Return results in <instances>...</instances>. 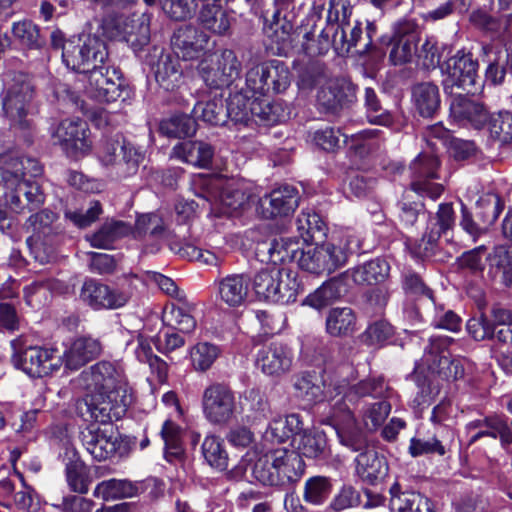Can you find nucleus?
I'll return each mask as SVG.
<instances>
[{"label":"nucleus","mask_w":512,"mask_h":512,"mask_svg":"<svg viewBox=\"0 0 512 512\" xmlns=\"http://www.w3.org/2000/svg\"><path fill=\"white\" fill-rule=\"evenodd\" d=\"M304 430L303 418L299 413H291L285 418L273 419L265 432V435L271 442L282 444L292 439L294 446Z\"/></svg>","instance_id":"nucleus-38"},{"label":"nucleus","mask_w":512,"mask_h":512,"mask_svg":"<svg viewBox=\"0 0 512 512\" xmlns=\"http://www.w3.org/2000/svg\"><path fill=\"white\" fill-rule=\"evenodd\" d=\"M80 440L95 460L102 461L111 458L116 453L122 456L126 452V448L122 449L121 443L135 444L136 437L132 439L129 436L122 437L119 433H115L112 425L100 428L93 423L80 432Z\"/></svg>","instance_id":"nucleus-10"},{"label":"nucleus","mask_w":512,"mask_h":512,"mask_svg":"<svg viewBox=\"0 0 512 512\" xmlns=\"http://www.w3.org/2000/svg\"><path fill=\"white\" fill-rule=\"evenodd\" d=\"M355 463L356 475L367 485L376 486L388 476L387 458L374 449L359 453L355 458Z\"/></svg>","instance_id":"nucleus-27"},{"label":"nucleus","mask_w":512,"mask_h":512,"mask_svg":"<svg viewBox=\"0 0 512 512\" xmlns=\"http://www.w3.org/2000/svg\"><path fill=\"white\" fill-rule=\"evenodd\" d=\"M66 482L73 492L86 494L89 485L92 482L90 469L83 460L80 459L79 453L75 448H70L66 443Z\"/></svg>","instance_id":"nucleus-43"},{"label":"nucleus","mask_w":512,"mask_h":512,"mask_svg":"<svg viewBox=\"0 0 512 512\" xmlns=\"http://www.w3.org/2000/svg\"><path fill=\"white\" fill-rule=\"evenodd\" d=\"M294 447L302 458L324 460L330 455L326 433L318 428H304Z\"/></svg>","instance_id":"nucleus-41"},{"label":"nucleus","mask_w":512,"mask_h":512,"mask_svg":"<svg viewBox=\"0 0 512 512\" xmlns=\"http://www.w3.org/2000/svg\"><path fill=\"white\" fill-rule=\"evenodd\" d=\"M107 151L109 154L108 162L116 164L118 166V171L121 172L124 177L134 175L138 171L139 165L144 159L142 151L125 139L120 145L121 157L118 160L114 144L108 146Z\"/></svg>","instance_id":"nucleus-47"},{"label":"nucleus","mask_w":512,"mask_h":512,"mask_svg":"<svg viewBox=\"0 0 512 512\" xmlns=\"http://www.w3.org/2000/svg\"><path fill=\"white\" fill-rule=\"evenodd\" d=\"M332 10L330 9L327 17V25L321 30L317 39L314 33L308 31L304 34L302 42V51L309 57L323 56L333 47L335 25L332 21Z\"/></svg>","instance_id":"nucleus-53"},{"label":"nucleus","mask_w":512,"mask_h":512,"mask_svg":"<svg viewBox=\"0 0 512 512\" xmlns=\"http://www.w3.org/2000/svg\"><path fill=\"white\" fill-rule=\"evenodd\" d=\"M155 338L156 336L147 337L139 333L136 336L137 346L134 354L139 362L148 364L152 373H155L157 379L162 382L168 376V365L153 352L152 346H155Z\"/></svg>","instance_id":"nucleus-48"},{"label":"nucleus","mask_w":512,"mask_h":512,"mask_svg":"<svg viewBox=\"0 0 512 512\" xmlns=\"http://www.w3.org/2000/svg\"><path fill=\"white\" fill-rule=\"evenodd\" d=\"M302 248L295 238H273L258 243L257 255L262 256L261 261L273 265H285L287 263L298 264V257L301 256Z\"/></svg>","instance_id":"nucleus-23"},{"label":"nucleus","mask_w":512,"mask_h":512,"mask_svg":"<svg viewBox=\"0 0 512 512\" xmlns=\"http://www.w3.org/2000/svg\"><path fill=\"white\" fill-rule=\"evenodd\" d=\"M132 225L123 220H106L96 231L87 234L85 239L91 247L111 249L113 244L124 237L130 236Z\"/></svg>","instance_id":"nucleus-39"},{"label":"nucleus","mask_w":512,"mask_h":512,"mask_svg":"<svg viewBox=\"0 0 512 512\" xmlns=\"http://www.w3.org/2000/svg\"><path fill=\"white\" fill-rule=\"evenodd\" d=\"M415 111L425 119L438 116L441 109V96L439 87L432 82L417 83L411 90Z\"/></svg>","instance_id":"nucleus-34"},{"label":"nucleus","mask_w":512,"mask_h":512,"mask_svg":"<svg viewBox=\"0 0 512 512\" xmlns=\"http://www.w3.org/2000/svg\"><path fill=\"white\" fill-rule=\"evenodd\" d=\"M348 281L349 276L346 271L325 280L302 299L301 305L320 311L334 304L348 294L350 289Z\"/></svg>","instance_id":"nucleus-19"},{"label":"nucleus","mask_w":512,"mask_h":512,"mask_svg":"<svg viewBox=\"0 0 512 512\" xmlns=\"http://www.w3.org/2000/svg\"><path fill=\"white\" fill-rule=\"evenodd\" d=\"M201 454L205 462L218 471L228 468L229 456L224 439L217 435H208L201 444Z\"/></svg>","instance_id":"nucleus-61"},{"label":"nucleus","mask_w":512,"mask_h":512,"mask_svg":"<svg viewBox=\"0 0 512 512\" xmlns=\"http://www.w3.org/2000/svg\"><path fill=\"white\" fill-rule=\"evenodd\" d=\"M395 335L394 326L386 319H377L368 324L366 329L360 334L359 338L362 344L368 347H384L392 344V338Z\"/></svg>","instance_id":"nucleus-62"},{"label":"nucleus","mask_w":512,"mask_h":512,"mask_svg":"<svg viewBox=\"0 0 512 512\" xmlns=\"http://www.w3.org/2000/svg\"><path fill=\"white\" fill-rule=\"evenodd\" d=\"M209 39L199 27L185 25L174 33L172 45L184 60H196L205 54Z\"/></svg>","instance_id":"nucleus-24"},{"label":"nucleus","mask_w":512,"mask_h":512,"mask_svg":"<svg viewBox=\"0 0 512 512\" xmlns=\"http://www.w3.org/2000/svg\"><path fill=\"white\" fill-rule=\"evenodd\" d=\"M293 351L288 344L273 340L263 344L256 353V366L268 376H281L292 366Z\"/></svg>","instance_id":"nucleus-18"},{"label":"nucleus","mask_w":512,"mask_h":512,"mask_svg":"<svg viewBox=\"0 0 512 512\" xmlns=\"http://www.w3.org/2000/svg\"><path fill=\"white\" fill-rule=\"evenodd\" d=\"M57 220L58 215L55 212L42 209L26 221V229L32 231V235L26 239L27 247L34 260L42 265L51 263L58 257L62 236Z\"/></svg>","instance_id":"nucleus-3"},{"label":"nucleus","mask_w":512,"mask_h":512,"mask_svg":"<svg viewBox=\"0 0 512 512\" xmlns=\"http://www.w3.org/2000/svg\"><path fill=\"white\" fill-rule=\"evenodd\" d=\"M203 417L212 425L229 424L236 413L235 392L229 383L214 381L208 384L201 396Z\"/></svg>","instance_id":"nucleus-7"},{"label":"nucleus","mask_w":512,"mask_h":512,"mask_svg":"<svg viewBox=\"0 0 512 512\" xmlns=\"http://www.w3.org/2000/svg\"><path fill=\"white\" fill-rule=\"evenodd\" d=\"M450 114L459 122H467L476 130L486 127L490 117L487 106L472 96L456 94L450 103Z\"/></svg>","instance_id":"nucleus-22"},{"label":"nucleus","mask_w":512,"mask_h":512,"mask_svg":"<svg viewBox=\"0 0 512 512\" xmlns=\"http://www.w3.org/2000/svg\"><path fill=\"white\" fill-rule=\"evenodd\" d=\"M192 112L211 126H225L229 123L226 101L222 96H215L206 102H196Z\"/></svg>","instance_id":"nucleus-56"},{"label":"nucleus","mask_w":512,"mask_h":512,"mask_svg":"<svg viewBox=\"0 0 512 512\" xmlns=\"http://www.w3.org/2000/svg\"><path fill=\"white\" fill-rule=\"evenodd\" d=\"M456 225V216L451 202H443L438 205L436 213L432 216L429 212V218L425 230L429 232L430 238L440 239L452 231Z\"/></svg>","instance_id":"nucleus-58"},{"label":"nucleus","mask_w":512,"mask_h":512,"mask_svg":"<svg viewBox=\"0 0 512 512\" xmlns=\"http://www.w3.org/2000/svg\"><path fill=\"white\" fill-rule=\"evenodd\" d=\"M102 352L98 339L91 336H79L66 349V370L77 371L89 362L97 359Z\"/></svg>","instance_id":"nucleus-30"},{"label":"nucleus","mask_w":512,"mask_h":512,"mask_svg":"<svg viewBox=\"0 0 512 512\" xmlns=\"http://www.w3.org/2000/svg\"><path fill=\"white\" fill-rule=\"evenodd\" d=\"M12 348L11 363L30 378H42L52 375L62 366V356L57 350L41 346L28 345L20 336L10 342Z\"/></svg>","instance_id":"nucleus-4"},{"label":"nucleus","mask_w":512,"mask_h":512,"mask_svg":"<svg viewBox=\"0 0 512 512\" xmlns=\"http://www.w3.org/2000/svg\"><path fill=\"white\" fill-rule=\"evenodd\" d=\"M182 427L171 419H166L159 432L164 442V458L169 463L183 460L185 450L182 443Z\"/></svg>","instance_id":"nucleus-51"},{"label":"nucleus","mask_w":512,"mask_h":512,"mask_svg":"<svg viewBox=\"0 0 512 512\" xmlns=\"http://www.w3.org/2000/svg\"><path fill=\"white\" fill-rule=\"evenodd\" d=\"M80 299L94 310H115L124 307L130 297L95 279L86 280L81 288Z\"/></svg>","instance_id":"nucleus-17"},{"label":"nucleus","mask_w":512,"mask_h":512,"mask_svg":"<svg viewBox=\"0 0 512 512\" xmlns=\"http://www.w3.org/2000/svg\"><path fill=\"white\" fill-rule=\"evenodd\" d=\"M346 272L358 287L383 286L390 279L391 265L384 256H377L349 268Z\"/></svg>","instance_id":"nucleus-21"},{"label":"nucleus","mask_w":512,"mask_h":512,"mask_svg":"<svg viewBox=\"0 0 512 512\" xmlns=\"http://www.w3.org/2000/svg\"><path fill=\"white\" fill-rule=\"evenodd\" d=\"M34 88L23 74H15L11 80H5L1 92V104L4 117L11 126L27 129L30 120L27 118L31 111Z\"/></svg>","instance_id":"nucleus-6"},{"label":"nucleus","mask_w":512,"mask_h":512,"mask_svg":"<svg viewBox=\"0 0 512 512\" xmlns=\"http://www.w3.org/2000/svg\"><path fill=\"white\" fill-rule=\"evenodd\" d=\"M505 208L503 197L496 192H486L475 203V216L486 231L495 224Z\"/></svg>","instance_id":"nucleus-54"},{"label":"nucleus","mask_w":512,"mask_h":512,"mask_svg":"<svg viewBox=\"0 0 512 512\" xmlns=\"http://www.w3.org/2000/svg\"><path fill=\"white\" fill-rule=\"evenodd\" d=\"M348 260V251L333 243L316 244L312 249H302L298 257V267L311 274L332 273L344 266Z\"/></svg>","instance_id":"nucleus-13"},{"label":"nucleus","mask_w":512,"mask_h":512,"mask_svg":"<svg viewBox=\"0 0 512 512\" xmlns=\"http://www.w3.org/2000/svg\"><path fill=\"white\" fill-rule=\"evenodd\" d=\"M275 287L276 295L273 297L272 303L281 305L296 302L297 297L305 291L298 272L286 268H283V274Z\"/></svg>","instance_id":"nucleus-55"},{"label":"nucleus","mask_w":512,"mask_h":512,"mask_svg":"<svg viewBox=\"0 0 512 512\" xmlns=\"http://www.w3.org/2000/svg\"><path fill=\"white\" fill-rule=\"evenodd\" d=\"M241 62L232 49H223L215 62L201 60L198 72L210 89L229 87L239 76Z\"/></svg>","instance_id":"nucleus-15"},{"label":"nucleus","mask_w":512,"mask_h":512,"mask_svg":"<svg viewBox=\"0 0 512 512\" xmlns=\"http://www.w3.org/2000/svg\"><path fill=\"white\" fill-rule=\"evenodd\" d=\"M282 274L283 268H264L254 274L250 284L258 300L272 303L276 295L275 286Z\"/></svg>","instance_id":"nucleus-59"},{"label":"nucleus","mask_w":512,"mask_h":512,"mask_svg":"<svg viewBox=\"0 0 512 512\" xmlns=\"http://www.w3.org/2000/svg\"><path fill=\"white\" fill-rule=\"evenodd\" d=\"M439 167L440 160L436 155L420 153L410 164L412 176L410 189L416 194L430 195V190L434 186L430 180L439 178Z\"/></svg>","instance_id":"nucleus-26"},{"label":"nucleus","mask_w":512,"mask_h":512,"mask_svg":"<svg viewBox=\"0 0 512 512\" xmlns=\"http://www.w3.org/2000/svg\"><path fill=\"white\" fill-rule=\"evenodd\" d=\"M270 96L284 93L291 84V72L284 61L271 59L264 61Z\"/></svg>","instance_id":"nucleus-63"},{"label":"nucleus","mask_w":512,"mask_h":512,"mask_svg":"<svg viewBox=\"0 0 512 512\" xmlns=\"http://www.w3.org/2000/svg\"><path fill=\"white\" fill-rule=\"evenodd\" d=\"M358 85L348 77H336L328 81L317 92L316 101L320 111L337 115L357 101Z\"/></svg>","instance_id":"nucleus-14"},{"label":"nucleus","mask_w":512,"mask_h":512,"mask_svg":"<svg viewBox=\"0 0 512 512\" xmlns=\"http://www.w3.org/2000/svg\"><path fill=\"white\" fill-rule=\"evenodd\" d=\"M390 509L395 512H437L436 505L426 495L413 490H403L395 481L389 488Z\"/></svg>","instance_id":"nucleus-25"},{"label":"nucleus","mask_w":512,"mask_h":512,"mask_svg":"<svg viewBox=\"0 0 512 512\" xmlns=\"http://www.w3.org/2000/svg\"><path fill=\"white\" fill-rule=\"evenodd\" d=\"M300 195L293 185H282L257 200L256 210L263 219L291 215L299 205Z\"/></svg>","instance_id":"nucleus-16"},{"label":"nucleus","mask_w":512,"mask_h":512,"mask_svg":"<svg viewBox=\"0 0 512 512\" xmlns=\"http://www.w3.org/2000/svg\"><path fill=\"white\" fill-rule=\"evenodd\" d=\"M420 41V30L414 20L403 19L393 27L392 35L380 37L383 46H391L389 60L393 65H403L412 61Z\"/></svg>","instance_id":"nucleus-11"},{"label":"nucleus","mask_w":512,"mask_h":512,"mask_svg":"<svg viewBox=\"0 0 512 512\" xmlns=\"http://www.w3.org/2000/svg\"><path fill=\"white\" fill-rule=\"evenodd\" d=\"M333 491L332 479L328 476L315 475L304 483L303 500L311 505H323Z\"/></svg>","instance_id":"nucleus-64"},{"label":"nucleus","mask_w":512,"mask_h":512,"mask_svg":"<svg viewBox=\"0 0 512 512\" xmlns=\"http://www.w3.org/2000/svg\"><path fill=\"white\" fill-rule=\"evenodd\" d=\"M427 212L426 204L418 196L405 193L394 205V217L405 230L417 229L419 217Z\"/></svg>","instance_id":"nucleus-42"},{"label":"nucleus","mask_w":512,"mask_h":512,"mask_svg":"<svg viewBox=\"0 0 512 512\" xmlns=\"http://www.w3.org/2000/svg\"><path fill=\"white\" fill-rule=\"evenodd\" d=\"M487 427V437L498 439L500 446L507 449L512 445V419L504 413L493 412L469 421L465 425L466 432L470 433L476 428Z\"/></svg>","instance_id":"nucleus-28"},{"label":"nucleus","mask_w":512,"mask_h":512,"mask_svg":"<svg viewBox=\"0 0 512 512\" xmlns=\"http://www.w3.org/2000/svg\"><path fill=\"white\" fill-rule=\"evenodd\" d=\"M288 0H274L272 7L263 11V30L276 45L278 55H286L293 47V18Z\"/></svg>","instance_id":"nucleus-8"},{"label":"nucleus","mask_w":512,"mask_h":512,"mask_svg":"<svg viewBox=\"0 0 512 512\" xmlns=\"http://www.w3.org/2000/svg\"><path fill=\"white\" fill-rule=\"evenodd\" d=\"M173 153L188 164L198 168H208L212 164L214 148L203 141L188 140L175 145Z\"/></svg>","instance_id":"nucleus-45"},{"label":"nucleus","mask_w":512,"mask_h":512,"mask_svg":"<svg viewBox=\"0 0 512 512\" xmlns=\"http://www.w3.org/2000/svg\"><path fill=\"white\" fill-rule=\"evenodd\" d=\"M346 12L347 8L343 6V18L341 21H339L338 11L335 12V31L332 42L333 48L338 55L348 54L353 48H356L363 34L362 23L356 20L354 25H351L350 20L347 19Z\"/></svg>","instance_id":"nucleus-31"},{"label":"nucleus","mask_w":512,"mask_h":512,"mask_svg":"<svg viewBox=\"0 0 512 512\" xmlns=\"http://www.w3.org/2000/svg\"><path fill=\"white\" fill-rule=\"evenodd\" d=\"M81 376L85 381L91 380L87 385H93L99 393H110V397H120V393H126L119 386L118 372L113 363L100 361L90 367V371H82Z\"/></svg>","instance_id":"nucleus-29"},{"label":"nucleus","mask_w":512,"mask_h":512,"mask_svg":"<svg viewBox=\"0 0 512 512\" xmlns=\"http://www.w3.org/2000/svg\"><path fill=\"white\" fill-rule=\"evenodd\" d=\"M99 399L87 396L77 401V410L81 417L89 415V419L98 424L112 425L125 416L129 401L126 393H120V397H110V393H99Z\"/></svg>","instance_id":"nucleus-12"},{"label":"nucleus","mask_w":512,"mask_h":512,"mask_svg":"<svg viewBox=\"0 0 512 512\" xmlns=\"http://www.w3.org/2000/svg\"><path fill=\"white\" fill-rule=\"evenodd\" d=\"M489 138L500 146L512 145V111L500 110L490 114L486 127Z\"/></svg>","instance_id":"nucleus-60"},{"label":"nucleus","mask_w":512,"mask_h":512,"mask_svg":"<svg viewBox=\"0 0 512 512\" xmlns=\"http://www.w3.org/2000/svg\"><path fill=\"white\" fill-rule=\"evenodd\" d=\"M131 92L120 68L107 66L106 62L66 87L68 101H73L75 96H85L99 103H112L119 98L125 101Z\"/></svg>","instance_id":"nucleus-2"},{"label":"nucleus","mask_w":512,"mask_h":512,"mask_svg":"<svg viewBox=\"0 0 512 512\" xmlns=\"http://www.w3.org/2000/svg\"><path fill=\"white\" fill-rule=\"evenodd\" d=\"M66 68L73 73V80L88 74L108 60L107 43L96 35L80 34L66 39Z\"/></svg>","instance_id":"nucleus-5"},{"label":"nucleus","mask_w":512,"mask_h":512,"mask_svg":"<svg viewBox=\"0 0 512 512\" xmlns=\"http://www.w3.org/2000/svg\"><path fill=\"white\" fill-rule=\"evenodd\" d=\"M400 287L403 294L416 304L429 301L435 305L436 293L426 282L424 276L412 268H405L400 274Z\"/></svg>","instance_id":"nucleus-44"},{"label":"nucleus","mask_w":512,"mask_h":512,"mask_svg":"<svg viewBox=\"0 0 512 512\" xmlns=\"http://www.w3.org/2000/svg\"><path fill=\"white\" fill-rule=\"evenodd\" d=\"M280 487L297 483L305 472V462L298 452L286 448L273 450Z\"/></svg>","instance_id":"nucleus-36"},{"label":"nucleus","mask_w":512,"mask_h":512,"mask_svg":"<svg viewBox=\"0 0 512 512\" xmlns=\"http://www.w3.org/2000/svg\"><path fill=\"white\" fill-rule=\"evenodd\" d=\"M251 278L246 274H230L218 282V294L227 306L237 308L246 301Z\"/></svg>","instance_id":"nucleus-40"},{"label":"nucleus","mask_w":512,"mask_h":512,"mask_svg":"<svg viewBox=\"0 0 512 512\" xmlns=\"http://www.w3.org/2000/svg\"><path fill=\"white\" fill-rule=\"evenodd\" d=\"M92 148L90 130L86 120L76 117L66 127V157L78 160L87 156Z\"/></svg>","instance_id":"nucleus-37"},{"label":"nucleus","mask_w":512,"mask_h":512,"mask_svg":"<svg viewBox=\"0 0 512 512\" xmlns=\"http://www.w3.org/2000/svg\"><path fill=\"white\" fill-rule=\"evenodd\" d=\"M150 66L156 83L164 91L174 92L183 84L184 72L178 53L162 49Z\"/></svg>","instance_id":"nucleus-20"},{"label":"nucleus","mask_w":512,"mask_h":512,"mask_svg":"<svg viewBox=\"0 0 512 512\" xmlns=\"http://www.w3.org/2000/svg\"><path fill=\"white\" fill-rule=\"evenodd\" d=\"M478 67V60L473 58L471 52L458 50L455 55L449 56L441 66V71L446 74L443 80L445 91L456 86L468 94H475L482 86L479 83Z\"/></svg>","instance_id":"nucleus-9"},{"label":"nucleus","mask_w":512,"mask_h":512,"mask_svg":"<svg viewBox=\"0 0 512 512\" xmlns=\"http://www.w3.org/2000/svg\"><path fill=\"white\" fill-rule=\"evenodd\" d=\"M138 491V485L128 479L110 478L99 482L93 495L104 501H111L134 497Z\"/></svg>","instance_id":"nucleus-57"},{"label":"nucleus","mask_w":512,"mask_h":512,"mask_svg":"<svg viewBox=\"0 0 512 512\" xmlns=\"http://www.w3.org/2000/svg\"><path fill=\"white\" fill-rule=\"evenodd\" d=\"M151 18L152 15L146 12L141 14L131 13L125 42L135 53L142 51L150 43Z\"/></svg>","instance_id":"nucleus-52"},{"label":"nucleus","mask_w":512,"mask_h":512,"mask_svg":"<svg viewBox=\"0 0 512 512\" xmlns=\"http://www.w3.org/2000/svg\"><path fill=\"white\" fill-rule=\"evenodd\" d=\"M42 173L38 160L12 153L0 156V185L6 189L4 195L11 210L17 213L25 209L33 211L45 201V195L35 178Z\"/></svg>","instance_id":"nucleus-1"},{"label":"nucleus","mask_w":512,"mask_h":512,"mask_svg":"<svg viewBox=\"0 0 512 512\" xmlns=\"http://www.w3.org/2000/svg\"><path fill=\"white\" fill-rule=\"evenodd\" d=\"M231 0H209L199 10L198 20L206 30L224 35L231 23L227 5Z\"/></svg>","instance_id":"nucleus-35"},{"label":"nucleus","mask_w":512,"mask_h":512,"mask_svg":"<svg viewBox=\"0 0 512 512\" xmlns=\"http://www.w3.org/2000/svg\"><path fill=\"white\" fill-rule=\"evenodd\" d=\"M197 120L187 113H173L159 123V132L168 138L185 139L195 135Z\"/></svg>","instance_id":"nucleus-49"},{"label":"nucleus","mask_w":512,"mask_h":512,"mask_svg":"<svg viewBox=\"0 0 512 512\" xmlns=\"http://www.w3.org/2000/svg\"><path fill=\"white\" fill-rule=\"evenodd\" d=\"M357 317L350 307H334L328 311L326 332L332 337H347L353 334Z\"/></svg>","instance_id":"nucleus-50"},{"label":"nucleus","mask_w":512,"mask_h":512,"mask_svg":"<svg viewBox=\"0 0 512 512\" xmlns=\"http://www.w3.org/2000/svg\"><path fill=\"white\" fill-rule=\"evenodd\" d=\"M381 132L379 129H364L351 135L347 153L357 169H366V161L375 149L372 140L377 138Z\"/></svg>","instance_id":"nucleus-46"},{"label":"nucleus","mask_w":512,"mask_h":512,"mask_svg":"<svg viewBox=\"0 0 512 512\" xmlns=\"http://www.w3.org/2000/svg\"><path fill=\"white\" fill-rule=\"evenodd\" d=\"M484 82L490 86L512 83V43L489 56Z\"/></svg>","instance_id":"nucleus-32"},{"label":"nucleus","mask_w":512,"mask_h":512,"mask_svg":"<svg viewBox=\"0 0 512 512\" xmlns=\"http://www.w3.org/2000/svg\"><path fill=\"white\" fill-rule=\"evenodd\" d=\"M252 120L259 126L272 127L278 125L289 116L288 107L282 101L255 97L250 103Z\"/></svg>","instance_id":"nucleus-33"}]
</instances>
